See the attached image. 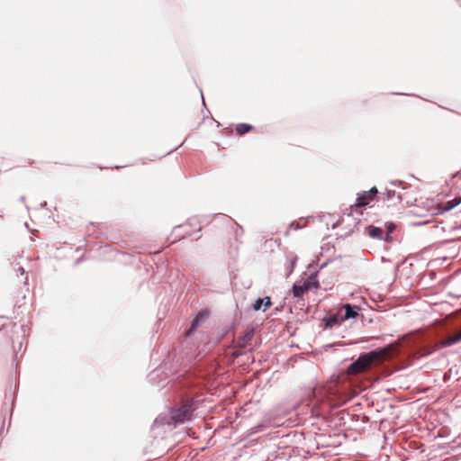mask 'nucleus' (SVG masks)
<instances>
[{"label": "nucleus", "mask_w": 461, "mask_h": 461, "mask_svg": "<svg viewBox=\"0 0 461 461\" xmlns=\"http://www.w3.org/2000/svg\"><path fill=\"white\" fill-rule=\"evenodd\" d=\"M358 306H352L349 303L344 304L339 311L340 312V320L343 321L348 319H356L358 316Z\"/></svg>", "instance_id": "3"}, {"label": "nucleus", "mask_w": 461, "mask_h": 461, "mask_svg": "<svg viewBox=\"0 0 461 461\" xmlns=\"http://www.w3.org/2000/svg\"><path fill=\"white\" fill-rule=\"evenodd\" d=\"M400 346L401 343L396 341L381 349L361 354L356 361L348 366V375H356L381 366L384 361L391 359L393 355L398 353Z\"/></svg>", "instance_id": "1"}, {"label": "nucleus", "mask_w": 461, "mask_h": 461, "mask_svg": "<svg viewBox=\"0 0 461 461\" xmlns=\"http://www.w3.org/2000/svg\"><path fill=\"white\" fill-rule=\"evenodd\" d=\"M264 299L258 298L253 304L254 311H259L263 306Z\"/></svg>", "instance_id": "13"}, {"label": "nucleus", "mask_w": 461, "mask_h": 461, "mask_svg": "<svg viewBox=\"0 0 461 461\" xmlns=\"http://www.w3.org/2000/svg\"><path fill=\"white\" fill-rule=\"evenodd\" d=\"M253 127L248 123H240L236 126L235 131L238 135H243L252 131Z\"/></svg>", "instance_id": "10"}, {"label": "nucleus", "mask_w": 461, "mask_h": 461, "mask_svg": "<svg viewBox=\"0 0 461 461\" xmlns=\"http://www.w3.org/2000/svg\"><path fill=\"white\" fill-rule=\"evenodd\" d=\"M461 341V330L441 341L442 347H448Z\"/></svg>", "instance_id": "7"}, {"label": "nucleus", "mask_w": 461, "mask_h": 461, "mask_svg": "<svg viewBox=\"0 0 461 461\" xmlns=\"http://www.w3.org/2000/svg\"><path fill=\"white\" fill-rule=\"evenodd\" d=\"M206 317V314L201 312L199 313L196 318L194 319V321H193L192 323V327H191V330H194L195 329L197 326H198V323L201 320L204 319Z\"/></svg>", "instance_id": "12"}, {"label": "nucleus", "mask_w": 461, "mask_h": 461, "mask_svg": "<svg viewBox=\"0 0 461 461\" xmlns=\"http://www.w3.org/2000/svg\"><path fill=\"white\" fill-rule=\"evenodd\" d=\"M264 299V303H263V305H264V309L263 311H266L267 308H269L271 305H272V302H271V299L270 297L267 296Z\"/></svg>", "instance_id": "14"}, {"label": "nucleus", "mask_w": 461, "mask_h": 461, "mask_svg": "<svg viewBox=\"0 0 461 461\" xmlns=\"http://www.w3.org/2000/svg\"><path fill=\"white\" fill-rule=\"evenodd\" d=\"M253 336V330H249L246 332L243 336L238 338L236 340V348L240 349L245 348L250 343Z\"/></svg>", "instance_id": "4"}, {"label": "nucleus", "mask_w": 461, "mask_h": 461, "mask_svg": "<svg viewBox=\"0 0 461 461\" xmlns=\"http://www.w3.org/2000/svg\"><path fill=\"white\" fill-rule=\"evenodd\" d=\"M461 203V196L456 197L453 200L447 202L446 203H441L438 205L439 212H444L452 210L456 206H457Z\"/></svg>", "instance_id": "5"}, {"label": "nucleus", "mask_w": 461, "mask_h": 461, "mask_svg": "<svg viewBox=\"0 0 461 461\" xmlns=\"http://www.w3.org/2000/svg\"><path fill=\"white\" fill-rule=\"evenodd\" d=\"M343 322V320H340V312L338 311L336 314L330 316L326 321V327L332 328L335 325H339Z\"/></svg>", "instance_id": "8"}, {"label": "nucleus", "mask_w": 461, "mask_h": 461, "mask_svg": "<svg viewBox=\"0 0 461 461\" xmlns=\"http://www.w3.org/2000/svg\"><path fill=\"white\" fill-rule=\"evenodd\" d=\"M393 229H394V226H393V225H392V226H390V227H389V230H390V231H393Z\"/></svg>", "instance_id": "16"}, {"label": "nucleus", "mask_w": 461, "mask_h": 461, "mask_svg": "<svg viewBox=\"0 0 461 461\" xmlns=\"http://www.w3.org/2000/svg\"><path fill=\"white\" fill-rule=\"evenodd\" d=\"M192 400H186L182 403L179 408L173 409L170 412V420L168 423H182L191 419L193 411H194Z\"/></svg>", "instance_id": "2"}, {"label": "nucleus", "mask_w": 461, "mask_h": 461, "mask_svg": "<svg viewBox=\"0 0 461 461\" xmlns=\"http://www.w3.org/2000/svg\"><path fill=\"white\" fill-rule=\"evenodd\" d=\"M309 289L308 284H303V285H294L293 286V294L294 297H302L305 292Z\"/></svg>", "instance_id": "9"}, {"label": "nucleus", "mask_w": 461, "mask_h": 461, "mask_svg": "<svg viewBox=\"0 0 461 461\" xmlns=\"http://www.w3.org/2000/svg\"><path fill=\"white\" fill-rule=\"evenodd\" d=\"M373 200L367 192H363L358 195L357 203L354 204L356 208L364 207L369 203V202Z\"/></svg>", "instance_id": "6"}, {"label": "nucleus", "mask_w": 461, "mask_h": 461, "mask_svg": "<svg viewBox=\"0 0 461 461\" xmlns=\"http://www.w3.org/2000/svg\"><path fill=\"white\" fill-rule=\"evenodd\" d=\"M367 193L369 194V196L373 198L374 195L377 194V189L376 187H372Z\"/></svg>", "instance_id": "15"}, {"label": "nucleus", "mask_w": 461, "mask_h": 461, "mask_svg": "<svg viewBox=\"0 0 461 461\" xmlns=\"http://www.w3.org/2000/svg\"><path fill=\"white\" fill-rule=\"evenodd\" d=\"M383 230L377 227H372L369 230V236L375 239H380L382 237Z\"/></svg>", "instance_id": "11"}]
</instances>
